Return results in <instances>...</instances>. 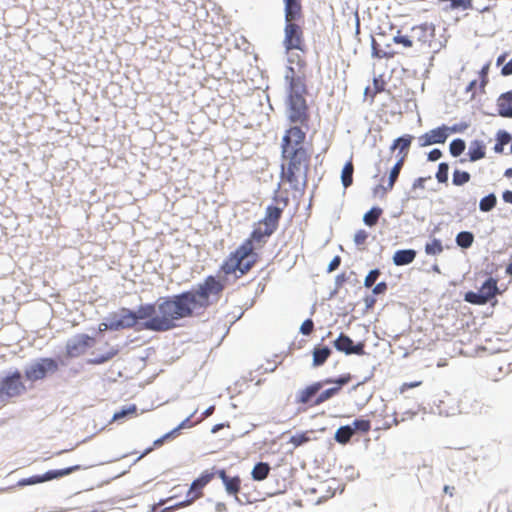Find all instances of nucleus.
Instances as JSON below:
<instances>
[{
	"label": "nucleus",
	"instance_id": "obj_30",
	"mask_svg": "<svg viewBox=\"0 0 512 512\" xmlns=\"http://www.w3.org/2000/svg\"><path fill=\"white\" fill-rule=\"evenodd\" d=\"M497 204L496 196L491 193L480 200L479 208L482 212L491 211Z\"/></svg>",
	"mask_w": 512,
	"mask_h": 512
},
{
	"label": "nucleus",
	"instance_id": "obj_13",
	"mask_svg": "<svg viewBox=\"0 0 512 512\" xmlns=\"http://www.w3.org/2000/svg\"><path fill=\"white\" fill-rule=\"evenodd\" d=\"M334 347L340 351L344 352L347 355L356 354V355H364L365 354V344L363 342H359L354 344L352 339L341 333L338 338L333 342Z\"/></svg>",
	"mask_w": 512,
	"mask_h": 512
},
{
	"label": "nucleus",
	"instance_id": "obj_16",
	"mask_svg": "<svg viewBox=\"0 0 512 512\" xmlns=\"http://www.w3.org/2000/svg\"><path fill=\"white\" fill-rule=\"evenodd\" d=\"M282 212L283 211L281 208L270 205L266 208L264 218L259 222L262 223V225L268 227L269 230H273L275 232L278 228Z\"/></svg>",
	"mask_w": 512,
	"mask_h": 512
},
{
	"label": "nucleus",
	"instance_id": "obj_5",
	"mask_svg": "<svg viewBox=\"0 0 512 512\" xmlns=\"http://www.w3.org/2000/svg\"><path fill=\"white\" fill-rule=\"evenodd\" d=\"M435 36L433 24L422 23L411 28L410 35H404L400 30L393 37V42L404 48H412L414 45H429Z\"/></svg>",
	"mask_w": 512,
	"mask_h": 512
},
{
	"label": "nucleus",
	"instance_id": "obj_54",
	"mask_svg": "<svg viewBox=\"0 0 512 512\" xmlns=\"http://www.w3.org/2000/svg\"><path fill=\"white\" fill-rule=\"evenodd\" d=\"M476 83H477V81H476V80L471 81V82L468 84V86L466 87V89H465V91H466V92H471V93H472V95H471V97H472V98L475 96V91H474V89H475V87H476Z\"/></svg>",
	"mask_w": 512,
	"mask_h": 512
},
{
	"label": "nucleus",
	"instance_id": "obj_45",
	"mask_svg": "<svg viewBox=\"0 0 512 512\" xmlns=\"http://www.w3.org/2000/svg\"><path fill=\"white\" fill-rule=\"evenodd\" d=\"M496 141L500 142L502 145L505 146L511 141V136L508 132L500 130L496 135Z\"/></svg>",
	"mask_w": 512,
	"mask_h": 512
},
{
	"label": "nucleus",
	"instance_id": "obj_14",
	"mask_svg": "<svg viewBox=\"0 0 512 512\" xmlns=\"http://www.w3.org/2000/svg\"><path fill=\"white\" fill-rule=\"evenodd\" d=\"M93 341V338L86 334H81L74 340L68 341L66 344L67 356L74 358L84 354L87 348L92 346Z\"/></svg>",
	"mask_w": 512,
	"mask_h": 512
},
{
	"label": "nucleus",
	"instance_id": "obj_37",
	"mask_svg": "<svg viewBox=\"0 0 512 512\" xmlns=\"http://www.w3.org/2000/svg\"><path fill=\"white\" fill-rule=\"evenodd\" d=\"M450 153L452 156L457 157L465 150V142L462 139H455L450 143Z\"/></svg>",
	"mask_w": 512,
	"mask_h": 512
},
{
	"label": "nucleus",
	"instance_id": "obj_2",
	"mask_svg": "<svg viewBox=\"0 0 512 512\" xmlns=\"http://www.w3.org/2000/svg\"><path fill=\"white\" fill-rule=\"evenodd\" d=\"M281 179L294 190L307 183L312 148L306 145V129L298 125L290 126L281 140Z\"/></svg>",
	"mask_w": 512,
	"mask_h": 512
},
{
	"label": "nucleus",
	"instance_id": "obj_11",
	"mask_svg": "<svg viewBox=\"0 0 512 512\" xmlns=\"http://www.w3.org/2000/svg\"><path fill=\"white\" fill-rule=\"evenodd\" d=\"M285 79L289 83V97L288 98H305L307 93L305 77L298 75L293 67H288Z\"/></svg>",
	"mask_w": 512,
	"mask_h": 512
},
{
	"label": "nucleus",
	"instance_id": "obj_41",
	"mask_svg": "<svg viewBox=\"0 0 512 512\" xmlns=\"http://www.w3.org/2000/svg\"><path fill=\"white\" fill-rule=\"evenodd\" d=\"M489 64H486L482 67V69L479 72L480 76V91L484 92L485 86L488 83V72H489Z\"/></svg>",
	"mask_w": 512,
	"mask_h": 512
},
{
	"label": "nucleus",
	"instance_id": "obj_22",
	"mask_svg": "<svg viewBox=\"0 0 512 512\" xmlns=\"http://www.w3.org/2000/svg\"><path fill=\"white\" fill-rule=\"evenodd\" d=\"M404 162L405 156H400L390 171L387 186L383 187L384 192L391 191L393 189L394 184L397 181L400 171L404 165Z\"/></svg>",
	"mask_w": 512,
	"mask_h": 512
},
{
	"label": "nucleus",
	"instance_id": "obj_19",
	"mask_svg": "<svg viewBox=\"0 0 512 512\" xmlns=\"http://www.w3.org/2000/svg\"><path fill=\"white\" fill-rule=\"evenodd\" d=\"M331 353H332L331 349L327 346L314 347V349L312 351L313 366L314 367L322 366L327 361V359L330 357Z\"/></svg>",
	"mask_w": 512,
	"mask_h": 512
},
{
	"label": "nucleus",
	"instance_id": "obj_64",
	"mask_svg": "<svg viewBox=\"0 0 512 512\" xmlns=\"http://www.w3.org/2000/svg\"><path fill=\"white\" fill-rule=\"evenodd\" d=\"M166 439H167V438H164V436H163L162 438H160V439L156 440V441L154 442V444H155V445H161V444L164 442V440H166Z\"/></svg>",
	"mask_w": 512,
	"mask_h": 512
},
{
	"label": "nucleus",
	"instance_id": "obj_62",
	"mask_svg": "<svg viewBox=\"0 0 512 512\" xmlns=\"http://www.w3.org/2000/svg\"><path fill=\"white\" fill-rule=\"evenodd\" d=\"M223 427L222 424H217L215 425L213 428H212V432L213 433H216L217 431H219L221 428Z\"/></svg>",
	"mask_w": 512,
	"mask_h": 512
},
{
	"label": "nucleus",
	"instance_id": "obj_39",
	"mask_svg": "<svg viewBox=\"0 0 512 512\" xmlns=\"http://www.w3.org/2000/svg\"><path fill=\"white\" fill-rule=\"evenodd\" d=\"M308 441H309V436L307 435V432H302V433H298V434L293 435L290 438L289 443H291L295 447H298V446H301L302 444H304V443H306Z\"/></svg>",
	"mask_w": 512,
	"mask_h": 512
},
{
	"label": "nucleus",
	"instance_id": "obj_46",
	"mask_svg": "<svg viewBox=\"0 0 512 512\" xmlns=\"http://www.w3.org/2000/svg\"><path fill=\"white\" fill-rule=\"evenodd\" d=\"M368 238V233L365 230H358L354 236L356 245H363Z\"/></svg>",
	"mask_w": 512,
	"mask_h": 512
},
{
	"label": "nucleus",
	"instance_id": "obj_42",
	"mask_svg": "<svg viewBox=\"0 0 512 512\" xmlns=\"http://www.w3.org/2000/svg\"><path fill=\"white\" fill-rule=\"evenodd\" d=\"M289 62L290 63H296L298 70L301 71L306 66V61L303 56L297 54V53H291L289 56Z\"/></svg>",
	"mask_w": 512,
	"mask_h": 512
},
{
	"label": "nucleus",
	"instance_id": "obj_18",
	"mask_svg": "<svg viewBox=\"0 0 512 512\" xmlns=\"http://www.w3.org/2000/svg\"><path fill=\"white\" fill-rule=\"evenodd\" d=\"M497 110L500 116L512 118V90L498 97Z\"/></svg>",
	"mask_w": 512,
	"mask_h": 512
},
{
	"label": "nucleus",
	"instance_id": "obj_4",
	"mask_svg": "<svg viewBox=\"0 0 512 512\" xmlns=\"http://www.w3.org/2000/svg\"><path fill=\"white\" fill-rule=\"evenodd\" d=\"M350 380L351 376L347 374L336 379L325 378L313 382L296 393L295 403L304 410L320 406L336 397Z\"/></svg>",
	"mask_w": 512,
	"mask_h": 512
},
{
	"label": "nucleus",
	"instance_id": "obj_49",
	"mask_svg": "<svg viewBox=\"0 0 512 512\" xmlns=\"http://www.w3.org/2000/svg\"><path fill=\"white\" fill-rule=\"evenodd\" d=\"M341 263V258L339 256H335L332 261L329 263L328 272H332L336 270Z\"/></svg>",
	"mask_w": 512,
	"mask_h": 512
},
{
	"label": "nucleus",
	"instance_id": "obj_6",
	"mask_svg": "<svg viewBox=\"0 0 512 512\" xmlns=\"http://www.w3.org/2000/svg\"><path fill=\"white\" fill-rule=\"evenodd\" d=\"M27 391L26 385L23 381L22 374L16 370L0 381V400L4 401L11 398H17Z\"/></svg>",
	"mask_w": 512,
	"mask_h": 512
},
{
	"label": "nucleus",
	"instance_id": "obj_53",
	"mask_svg": "<svg viewBox=\"0 0 512 512\" xmlns=\"http://www.w3.org/2000/svg\"><path fill=\"white\" fill-rule=\"evenodd\" d=\"M213 474H214V476L215 475L218 476L222 480L223 483L229 478V476L227 475V473L224 469L217 470Z\"/></svg>",
	"mask_w": 512,
	"mask_h": 512
},
{
	"label": "nucleus",
	"instance_id": "obj_17",
	"mask_svg": "<svg viewBox=\"0 0 512 512\" xmlns=\"http://www.w3.org/2000/svg\"><path fill=\"white\" fill-rule=\"evenodd\" d=\"M285 21L295 22L303 17L301 0H284Z\"/></svg>",
	"mask_w": 512,
	"mask_h": 512
},
{
	"label": "nucleus",
	"instance_id": "obj_7",
	"mask_svg": "<svg viewBox=\"0 0 512 512\" xmlns=\"http://www.w3.org/2000/svg\"><path fill=\"white\" fill-rule=\"evenodd\" d=\"M288 121L302 129H309L310 113L305 98H288Z\"/></svg>",
	"mask_w": 512,
	"mask_h": 512
},
{
	"label": "nucleus",
	"instance_id": "obj_3",
	"mask_svg": "<svg viewBox=\"0 0 512 512\" xmlns=\"http://www.w3.org/2000/svg\"><path fill=\"white\" fill-rule=\"evenodd\" d=\"M274 233L268 227L258 222L255 224L250 236L225 259L220 270L225 275L241 277L247 274L257 262L258 255L254 251L261 248L267 239Z\"/></svg>",
	"mask_w": 512,
	"mask_h": 512
},
{
	"label": "nucleus",
	"instance_id": "obj_60",
	"mask_svg": "<svg viewBox=\"0 0 512 512\" xmlns=\"http://www.w3.org/2000/svg\"><path fill=\"white\" fill-rule=\"evenodd\" d=\"M507 54L504 53L497 58V65H501L506 60Z\"/></svg>",
	"mask_w": 512,
	"mask_h": 512
},
{
	"label": "nucleus",
	"instance_id": "obj_40",
	"mask_svg": "<svg viewBox=\"0 0 512 512\" xmlns=\"http://www.w3.org/2000/svg\"><path fill=\"white\" fill-rule=\"evenodd\" d=\"M379 276H380V270L379 269L371 270L368 273V275L365 277L364 286L366 288L372 287L375 284V282L377 281Z\"/></svg>",
	"mask_w": 512,
	"mask_h": 512
},
{
	"label": "nucleus",
	"instance_id": "obj_32",
	"mask_svg": "<svg viewBox=\"0 0 512 512\" xmlns=\"http://www.w3.org/2000/svg\"><path fill=\"white\" fill-rule=\"evenodd\" d=\"M127 416H137V406L135 404L129 405L120 411L114 413L112 421H119L120 419Z\"/></svg>",
	"mask_w": 512,
	"mask_h": 512
},
{
	"label": "nucleus",
	"instance_id": "obj_43",
	"mask_svg": "<svg viewBox=\"0 0 512 512\" xmlns=\"http://www.w3.org/2000/svg\"><path fill=\"white\" fill-rule=\"evenodd\" d=\"M190 426H191V424H190V417H188L184 421H182L175 429H173L172 431H170L167 434H165L164 438H170L173 435L178 434L181 429H183L185 427H190Z\"/></svg>",
	"mask_w": 512,
	"mask_h": 512
},
{
	"label": "nucleus",
	"instance_id": "obj_52",
	"mask_svg": "<svg viewBox=\"0 0 512 512\" xmlns=\"http://www.w3.org/2000/svg\"><path fill=\"white\" fill-rule=\"evenodd\" d=\"M375 54L380 58H392L394 56L393 52H385L381 50H377L375 46H373Z\"/></svg>",
	"mask_w": 512,
	"mask_h": 512
},
{
	"label": "nucleus",
	"instance_id": "obj_36",
	"mask_svg": "<svg viewBox=\"0 0 512 512\" xmlns=\"http://www.w3.org/2000/svg\"><path fill=\"white\" fill-rule=\"evenodd\" d=\"M470 174L466 171L455 170L453 172L452 182L456 186H462L470 181Z\"/></svg>",
	"mask_w": 512,
	"mask_h": 512
},
{
	"label": "nucleus",
	"instance_id": "obj_34",
	"mask_svg": "<svg viewBox=\"0 0 512 512\" xmlns=\"http://www.w3.org/2000/svg\"><path fill=\"white\" fill-rule=\"evenodd\" d=\"M351 427L354 429V433H368L371 430V422L368 419H356Z\"/></svg>",
	"mask_w": 512,
	"mask_h": 512
},
{
	"label": "nucleus",
	"instance_id": "obj_27",
	"mask_svg": "<svg viewBox=\"0 0 512 512\" xmlns=\"http://www.w3.org/2000/svg\"><path fill=\"white\" fill-rule=\"evenodd\" d=\"M353 172H354V166L352 160L348 161L341 173V181L345 188L349 187L353 183Z\"/></svg>",
	"mask_w": 512,
	"mask_h": 512
},
{
	"label": "nucleus",
	"instance_id": "obj_50",
	"mask_svg": "<svg viewBox=\"0 0 512 512\" xmlns=\"http://www.w3.org/2000/svg\"><path fill=\"white\" fill-rule=\"evenodd\" d=\"M421 385V381H415V382H410V383H403L400 387V391L401 392H405L406 390L408 389H411V388H415V387H418Z\"/></svg>",
	"mask_w": 512,
	"mask_h": 512
},
{
	"label": "nucleus",
	"instance_id": "obj_58",
	"mask_svg": "<svg viewBox=\"0 0 512 512\" xmlns=\"http://www.w3.org/2000/svg\"><path fill=\"white\" fill-rule=\"evenodd\" d=\"M215 410V407L214 406H210L209 408H207L204 412H203V418H207L209 417L210 415L213 414Z\"/></svg>",
	"mask_w": 512,
	"mask_h": 512
},
{
	"label": "nucleus",
	"instance_id": "obj_23",
	"mask_svg": "<svg viewBox=\"0 0 512 512\" xmlns=\"http://www.w3.org/2000/svg\"><path fill=\"white\" fill-rule=\"evenodd\" d=\"M486 155L485 146L481 141H474L471 143L468 151L469 160L474 162L484 158Z\"/></svg>",
	"mask_w": 512,
	"mask_h": 512
},
{
	"label": "nucleus",
	"instance_id": "obj_59",
	"mask_svg": "<svg viewBox=\"0 0 512 512\" xmlns=\"http://www.w3.org/2000/svg\"><path fill=\"white\" fill-rule=\"evenodd\" d=\"M19 485L26 486V485H33V484H32L31 479L29 477V478H24V479L20 480L19 481Z\"/></svg>",
	"mask_w": 512,
	"mask_h": 512
},
{
	"label": "nucleus",
	"instance_id": "obj_38",
	"mask_svg": "<svg viewBox=\"0 0 512 512\" xmlns=\"http://www.w3.org/2000/svg\"><path fill=\"white\" fill-rule=\"evenodd\" d=\"M448 170L449 166L447 163L442 162L439 164L436 172V179L439 183H446L448 181Z\"/></svg>",
	"mask_w": 512,
	"mask_h": 512
},
{
	"label": "nucleus",
	"instance_id": "obj_48",
	"mask_svg": "<svg viewBox=\"0 0 512 512\" xmlns=\"http://www.w3.org/2000/svg\"><path fill=\"white\" fill-rule=\"evenodd\" d=\"M442 157V152L439 149H433L428 154V160L437 161Z\"/></svg>",
	"mask_w": 512,
	"mask_h": 512
},
{
	"label": "nucleus",
	"instance_id": "obj_51",
	"mask_svg": "<svg viewBox=\"0 0 512 512\" xmlns=\"http://www.w3.org/2000/svg\"><path fill=\"white\" fill-rule=\"evenodd\" d=\"M501 74L504 76H508L512 74V58L508 63H506L501 70Z\"/></svg>",
	"mask_w": 512,
	"mask_h": 512
},
{
	"label": "nucleus",
	"instance_id": "obj_10",
	"mask_svg": "<svg viewBox=\"0 0 512 512\" xmlns=\"http://www.w3.org/2000/svg\"><path fill=\"white\" fill-rule=\"evenodd\" d=\"M284 32V46L287 51L294 49L304 50L303 30L298 24L295 22H286Z\"/></svg>",
	"mask_w": 512,
	"mask_h": 512
},
{
	"label": "nucleus",
	"instance_id": "obj_15",
	"mask_svg": "<svg viewBox=\"0 0 512 512\" xmlns=\"http://www.w3.org/2000/svg\"><path fill=\"white\" fill-rule=\"evenodd\" d=\"M80 469L79 465L67 467L59 470H50L43 475H33L30 477L32 484H38L46 481H50L56 478L67 476Z\"/></svg>",
	"mask_w": 512,
	"mask_h": 512
},
{
	"label": "nucleus",
	"instance_id": "obj_8",
	"mask_svg": "<svg viewBox=\"0 0 512 512\" xmlns=\"http://www.w3.org/2000/svg\"><path fill=\"white\" fill-rule=\"evenodd\" d=\"M499 293L497 279L490 277L482 284L477 292H467L464 295V300L474 305H484L494 299Z\"/></svg>",
	"mask_w": 512,
	"mask_h": 512
},
{
	"label": "nucleus",
	"instance_id": "obj_28",
	"mask_svg": "<svg viewBox=\"0 0 512 512\" xmlns=\"http://www.w3.org/2000/svg\"><path fill=\"white\" fill-rule=\"evenodd\" d=\"M223 484L225 486L227 493L230 495H234L237 498V495L241 488L240 477H229Z\"/></svg>",
	"mask_w": 512,
	"mask_h": 512
},
{
	"label": "nucleus",
	"instance_id": "obj_55",
	"mask_svg": "<svg viewBox=\"0 0 512 512\" xmlns=\"http://www.w3.org/2000/svg\"><path fill=\"white\" fill-rule=\"evenodd\" d=\"M502 197L506 203L512 204V191L507 190V191L503 192Z\"/></svg>",
	"mask_w": 512,
	"mask_h": 512
},
{
	"label": "nucleus",
	"instance_id": "obj_21",
	"mask_svg": "<svg viewBox=\"0 0 512 512\" xmlns=\"http://www.w3.org/2000/svg\"><path fill=\"white\" fill-rule=\"evenodd\" d=\"M413 136L412 135H404L402 137H399L394 140L391 150L399 149V157L405 156V158L408 155V150L410 148V145L412 143Z\"/></svg>",
	"mask_w": 512,
	"mask_h": 512
},
{
	"label": "nucleus",
	"instance_id": "obj_63",
	"mask_svg": "<svg viewBox=\"0 0 512 512\" xmlns=\"http://www.w3.org/2000/svg\"><path fill=\"white\" fill-rule=\"evenodd\" d=\"M506 273L512 276V262L507 266Z\"/></svg>",
	"mask_w": 512,
	"mask_h": 512
},
{
	"label": "nucleus",
	"instance_id": "obj_31",
	"mask_svg": "<svg viewBox=\"0 0 512 512\" xmlns=\"http://www.w3.org/2000/svg\"><path fill=\"white\" fill-rule=\"evenodd\" d=\"M474 240V236L471 232L463 231L458 233L456 236V243L462 248H469Z\"/></svg>",
	"mask_w": 512,
	"mask_h": 512
},
{
	"label": "nucleus",
	"instance_id": "obj_9",
	"mask_svg": "<svg viewBox=\"0 0 512 512\" xmlns=\"http://www.w3.org/2000/svg\"><path fill=\"white\" fill-rule=\"evenodd\" d=\"M59 368L57 361L53 358H40L38 361L26 368L24 374L27 380L36 382L46 378L48 373H55Z\"/></svg>",
	"mask_w": 512,
	"mask_h": 512
},
{
	"label": "nucleus",
	"instance_id": "obj_1",
	"mask_svg": "<svg viewBox=\"0 0 512 512\" xmlns=\"http://www.w3.org/2000/svg\"><path fill=\"white\" fill-rule=\"evenodd\" d=\"M225 285L214 276H207L196 288L166 297L156 304L139 306L136 312L127 308L110 316L111 330L132 328L138 320H145L144 327L151 331L164 332L178 326V321L204 314L206 309L221 298Z\"/></svg>",
	"mask_w": 512,
	"mask_h": 512
},
{
	"label": "nucleus",
	"instance_id": "obj_57",
	"mask_svg": "<svg viewBox=\"0 0 512 512\" xmlns=\"http://www.w3.org/2000/svg\"><path fill=\"white\" fill-rule=\"evenodd\" d=\"M495 153L502 154L504 151V145H502L500 142L496 141V144L494 146Z\"/></svg>",
	"mask_w": 512,
	"mask_h": 512
},
{
	"label": "nucleus",
	"instance_id": "obj_29",
	"mask_svg": "<svg viewBox=\"0 0 512 512\" xmlns=\"http://www.w3.org/2000/svg\"><path fill=\"white\" fill-rule=\"evenodd\" d=\"M383 210L380 207H373L363 217V221L366 225L372 227L377 224Z\"/></svg>",
	"mask_w": 512,
	"mask_h": 512
},
{
	"label": "nucleus",
	"instance_id": "obj_33",
	"mask_svg": "<svg viewBox=\"0 0 512 512\" xmlns=\"http://www.w3.org/2000/svg\"><path fill=\"white\" fill-rule=\"evenodd\" d=\"M118 353H119L118 348L111 347L105 354L97 356L93 359H90L89 363L95 364V365L105 363V362L109 361L110 359H112L113 357H115Z\"/></svg>",
	"mask_w": 512,
	"mask_h": 512
},
{
	"label": "nucleus",
	"instance_id": "obj_26",
	"mask_svg": "<svg viewBox=\"0 0 512 512\" xmlns=\"http://www.w3.org/2000/svg\"><path fill=\"white\" fill-rule=\"evenodd\" d=\"M385 89V81L381 77H376L373 79V87H366L365 96L370 97L371 102H373L375 96L378 93H381Z\"/></svg>",
	"mask_w": 512,
	"mask_h": 512
},
{
	"label": "nucleus",
	"instance_id": "obj_35",
	"mask_svg": "<svg viewBox=\"0 0 512 512\" xmlns=\"http://www.w3.org/2000/svg\"><path fill=\"white\" fill-rule=\"evenodd\" d=\"M443 251L442 243L439 239H433L425 245V252L428 255H439Z\"/></svg>",
	"mask_w": 512,
	"mask_h": 512
},
{
	"label": "nucleus",
	"instance_id": "obj_61",
	"mask_svg": "<svg viewBox=\"0 0 512 512\" xmlns=\"http://www.w3.org/2000/svg\"><path fill=\"white\" fill-rule=\"evenodd\" d=\"M504 176L507 178H512V168H507L504 172Z\"/></svg>",
	"mask_w": 512,
	"mask_h": 512
},
{
	"label": "nucleus",
	"instance_id": "obj_56",
	"mask_svg": "<svg viewBox=\"0 0 512 512\" xmlns=\"http://www.w3.org/2000/svg\"><path fill=\"white\" fill-rule=\"evenodd\" d=\"M375 302H376V299H375L373 296H367V297L365 298V303H366V306H367L368 308L373 307V305L375 304Z\"/></svg>",
	"mask_w": 512,
	"mask_h": 512
},
{
	"label": "nucleus",
	"instance_id": "obj_12",
	"mask_svg": "<svg viewBox=\"0 0 512 512\" xmlns=\"http://www.w3.org/2000/svg\"><path fill=\"white\" fill-rule=\"evenodd\" d=\"M447 131H450L452 133L459 131L456 126L454 127H447V126H441L435 129L430 130L429 132L421 135L419 137V144L420 146H429L432 144H440L444 143L448 137Z\"/></svg>",
	"mask_w": 512,
	"mask_h": 512
},
{
	"label": "nucleus",
	"instance_id": "obj_44",
	"mask_svg": "<svg viewBox=\"0 0 512 512\" xmlns=\"http://www.w3.org/2000/svg\"><path fill=\"white\" fill-rule=\"evenodd\" d=\"M314 330V323L311 319H306L300 327V332L303 335H310Z\"/></svg>",
	"mask_w": 512,
	"mask_h": 512
},
{
	"label": "nucleus",
	"instance_id": "obj_20",
	"mask_svg": "<svg viewBox=\"0 0 512 512\" xmlns=\"http://www.w3.org/2000/svg\"><path fill=\"white\" fill-rule=\"evenodd\" d=\"M416 257V251L412 249L398 250L394 253L393 262L397 266L410 264Z\"/></svg>",
	"mask_w": 512,
	"mask_h": 512
},
{
	"label": "nucleus",
	"instance_id": "obj_25",
	"mask_svg": "<svg viewBox=\"0 0 512 512\" xmlns=\"http://www.w3.org/2000/svg\"><path fill=\"white\" fill-rule=\"evenodd\" d=\"M353 434L354 429L351 426H341L337 429L334 438L338 443L345 445L351 440Z\"/></svg>",
	"mask_w": 512,
	"mask_h": 512
},
{
	"label": "nucleus",
	"instance_id": "obj_47",
	"mask_svg": "<svg viewBox=\"0 0 512 512\" xmlns=\"http://www.w3.org/2000/svg\"><path fill=\"white\" fill-rule=\"evenodd\" d=\"M388 289L386 282H379L377 285L373 288V294H384Z\"/></svg>",
	"mask_w": 512,
	"mask_h": 512
},
{
	"label": "nucleus",
	"instance_id": "obj_24",
	"mask_svg": "<svg viewBox=\"0 0 512 512\" xmlns=\"http://www.w3.org/2000/svg\"><path fill=\"white\" fill-rule=\"evenodd\" d=\"M269 472V464L266 462H259L253 467L251 475L255 481H263L268 477Z\"/></svg>",
	"mask_w": 512,
	"mask_h": 512
}]
</instances>
